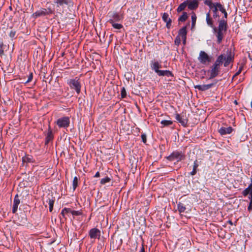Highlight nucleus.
I'll use <instances>...</instances> for the list:
<instances>
[{"instance_id":"nucleus-1","label":"nucleus","mask_w":252,"mask_h":252,"mask_svg":"<svg viewBox=\"0 0 252 252\" xmlns=\"http://www.w3.org/2000/svg\"><path fill=\"white\" fill-rule=\"evenodd\" d=\"M233 57L231 52H229L226 56L224 54H221L218 56L214 63L211 67L210 70L208 71L210 73L209 79H211L217 76L220 72V66L224 62V66H227L229 63L233 61Z\"/></svg>"},{"instance_id":"nucleus-2","label":"nucleus","mask_w":252,"mask_h":252,"mask_svg":"<svg viewBox=\"0 0 252 252\" xmlns=\"http://www.w3.org/2000/svg\"><path fill=\"white\" fill-rule=\"evenodd\" d=\"M150 66L151 69L154 70L159 76H173L171 71L169 70H159L161 68V62L157 60H154L151 61Z\"/></svg>"},{"instance_id":"nucleus-3","label":"nucleus","mask_w":252,"mask_h":252,"mask_svg":"<svg viewBox=\"0 0 252 252\" xmlns=\"http://www.w3.org/2000/svg\"><path fill=\"white\" fill-rule=\"evenodd\" d=\"M67 84L69 85L70 89L74 90L77 94H80L81 85L79 78L76 77L74 78L68 80Z\"/></svg>"},{"instance_id":"nucleus-4","label":"nucleus","mask_w":252,"mask_h":252,"mask_svg":"<svg viewBox=\"0 0 252 252\" xmlns=\"http://www.w3.org/2000/svg\"><path fill=\"white\" fill-rule=\"evenodd\" d=\"M185 158V155L183 154L182 152L178 151L173 152L168 157H167V159L171 161H173L175 160L177 161H179L184 159Z\"/></svg>"},{"instance_id":"nucleus-5","label":"nucleus","mask_w":252,"mask_h":252,"mask_svg":"<svg viewBox=\"0 0 252 252\" xmlns=\"http://www.w3.org/2000/svg\"><path fill=\"white\" fill-rule=\"evenodd\" d=\"M198 60L201 64L207 65L211 62L212 57L209 56L205 52L201 51L199 52Z\"/></svg>"},{"instance_id":"nucleus-6","label":"nucleus","mask_w":252,"mask_h":252,"mask_svg":"<svg viewBox=\"0 0 252 252\" xmlns=\"http://www.w3.org/2000/svg\"><path fill=\"white\" fill-rule=\"evenodd\" d=\"M59 128H67L70 125V118L65 116L58 119L55 122Z\"/></svg>"},{"instance_id":"nucleus-7","label":"nucleus","mask_w":252,"mask_h":252,"mask_svg":"<svg viewBox=\"0 0 252 252\" xmlns=\"http://www.w3.org/2000/svg\"><path fill=\"white\" fill-rule=\"evenodd\" d=\"M53 13V11L51 8H41L33 13L32 16L34 18H37L38 17L44 16L47 15H50Z\"/></svg>"},{"instance_id":"nucleus-8","label":"nucleus","mask_w":252,"mask_h":252,"mask_svg":"<svg viewBox=\"0 0 252 252\" xmlns=\"http://www.w3.org/2000/svg\"><path fill=\"white\" fill-rule=\"evenodd\" d=\"M101 236V231L97 228H93L90 230L89 236L91 239L94 241L95 239H99Z\"/></svg>"},{"instance_id":"nucleus-9","label":"nucleus","mask_w":252,"mask_h":252,"mask_svg":"<svg viewBox=\"0 0 252 252\" xmlns=\"http://www.w3.org/2000/svg\"><path fill=\"white\" fill-rule=\"evenodd\" d=\"M218 81H216L215 82L208 84H203V85H197L195 86V88L198 89L200 91H205L211 88L212 87L215 86L217 83Z\"/></svg>"},{"instance_id":"nucleus-10","label":"nucleus","mask_w":252,"mask_h":252,"mask_svg":"<svg viewBox=\"0 0 252 252\" xmlns=\"http://www.w3.org/2000/svg\"><path fill=\"white\" fill-rule=\"evenodd\" d=\"M187 1V7L189 9L193 10L197 9L199 6L198 0H186Z\"/></svg>"},{"instance_id":"nucleus-11","label":"nucleus","mask_w":252,"mask_h":252,"mask_svg":"<svg viewBox=\"0 0 252 252\" xmlns=\"http://www.w3.org/2000/svg\"><path fill=\"white\" fill-rule=\"evenodd\" d=\"M251 183L249 185L248 187L245 189L242 192V194L244 196H246L248 194L249 199L250 200V202H252V178L251 179Z\"/></svg>"},{"instance_id":"nucleus-12","label":"nucleus","mask_w":252,"mask_h":252,"mask_svg":"<svg viewBox=\"0 0 252 252\" xmlns=\"http://www.w3.org/2000/svg\"><path fill=\"white\" fill-rule=\"evenodd\" d=\"M175 118L183 126H186L188 124V119L183 114H176Z\"/></svg>"},{"instance_id":"nucleus-13","label":"nucleus","mask_w":252,"mask_h":252,"mask_svg":"<svg viewBox=\"0 0 252 252\" xmlns=\"http://www.w3.org/2000/svg\"><path fill=\"white\" fill-rule=\"evenodd\" d=\"M187 27L184 26L180 29L178 32V35L180 37H181L183 40V43L185 45L186 43V39H187Z\"/></svg>"},{"instance_id":"nucleus-14","label":"nucleus","mask_w":252,"mask_h":252,"mask_svg":"<svg viewBox=\"0 0 252 252\" xmlns=\"http://www.w3.org/2000/svg\"><path fill=\"white\" fill-rule=\"evenodd\" d=\"M111 18L108 21L109 23L112 20L113 22H119L123 19V16L117 12L113 13L110 16Z\"/></svg>"},{"instance_id":"nucleus-15","label":"nucleus","mask_w":252,"mask_h":252,"mask_svg":"<svg viewBox=\"0 0 252 252\" xmlns=\"http://www.w3.org/2000/svg\"><path fill=\"white\" fill-rule=\"evenodd\" d=\"M227 29V21L224 19H222L219 21V26L217 28V30L225 32Z\"/></svg>"},{"instance_id":"nucleus-16","label":"nucleus","mask_w":252,"mask_h":252,"mask_svg":"<svg viewBox=\"0 0 252 252\" xmlns=\"http://www.w3.org/2000/svg\"><path fill=\"white\" fill-rule=\"evenodd\" d=\"M53 138H54V135L53 134V132L51 129V126L49 125L48 126L47 133L46 135L45 142V145H47L49 143V142H50L51 141H52Z\"/></svg>"},{"instance_id":"nucleus-17","label":"nucleus","mask_w":252,"mask_h":252,"mask_svg":"<svg viewBox=\"0 0 252 252\" xmlns=\"http://www.w3.org/2000/svg\"><path fill=\"white\" fill-rule=\"evenodd\" d=\"M53 2L57 7L63 6V5H70L72 3L71 0H53Z\"/></svg>"},{"instance_id":"nucleus-18","label":"nucleus","mask_w":252,"mask_h":252,"mask_svg":"<svg viewBox=\"0 0 252 252\" xmlns=\"http://www.w3.org/2000/svg\"><path fill=\"white\" fill-rule=\"evenodd\" d=\"M20 203V200L19 199V196L16 194L14 198L13 204L12 207V212L13 213H15L18 209V207Z\"/></svg>"},{"instance_id":"nucleus-19","label":"nucleus","mask_w":252,"mask_h":252,"mask_svg":"<svg viewBox=\"0 0 252 252\" xmlns=\"http://www.w3.org/2000/svg\"><path fill=\"white\" fill-rule=\"evenodd\" d=\"M213 32L214 33H216V35L217 38V43L218 44H220L222 40V39L224 36V34L225 32H224L223 31L217 30V28L216 30L215 31H213Z\"/></svg>"},{"instance_id":"nucleus-20","label":"nucleus","mask_w":252,"mask_h":252,"mask_svg":"<svg viewBox=\"0 0 252 252\" xmlns=\"http://www.w3.org/2000/svg\"><path fill=\"white\" fill-rule=\"evenodd\" d=\"M206 21L207 25L212 28L213 31H215L216 30V27L213 24V20L211 17L210 12L206 14Z\"/></svg>"},{"instance_id":"nucleus-21","label":"nucleus","mask_w":252,"mask_h":252,"mask_svg":"<svg viewBox=\"0 0 252 252\" xmlns=\"http://www.w3.org/2000/svg\"><path fill=\"white\" fill-rule=\"evenodd\" d=\"M232 128L231 126L227 127H221L219 130V132L221 135H224L227 134H230L232 131Z\"/></svg>"},{"instance_id":"nucleus-22","label":"nucleus","mask_w":252,"mask_h":252,"mask_svg":"<svg viewBox=\"0 0 252 252\" xmlns=\"http://www.w3.org/2000/svg\"><path fill=\"white\" fill-rule=\"evenodd\" d=\"M187 4L188 3L186 0L181 3L177 9V12L179 13L185 10L186 7L187 6Z\"/></svg>"},{"instance_id":"nucleus-23","label":"nucleus","mask_w":252,"mask_h":252,"mask_svg":"<svg viewBox=\"0 0 252 252\" xmlns=\"http://www.w3.org/2000/svg\"><path fill=\"white\" fill-rule=\"evenodd\" d=\"M23 162L32 163L33 162V158L31 156H26L22 158Z\"/></svg>"},{"instance_id":"nucleus-24","label":"nucleus","mask_w":252,"mask_h":252,"mask_svg":"<svg viewBox=\"0 0 252 252\" xmlns=\"http://www.w3.org/2000/svg\"><path fill=\"white\" fill-rule=\"evenodd\" d=\"M188 18V14L186 12H183L182 15H181L179 18V22H185Z\"/></svg>"},{"instance_id":"nucleus-25","label":"nucleus","mask_w":252,"mask_h":252,"mask_svg":"<svg viewBox=\"0 0 252 252\" xmlns=\"http://www.w3.org/2000/svg\"><path fill=\"white\" fill-rule=\"evenodd\" d=\"M213 7H216V8L218 9V11L220 10L221 12H225V8L222 6V5L220 3H218V2L214 3V5Z\"/></svg>"},{"instance_id":"nucleus-26","label":"nucleus","mask_w":252,"mask_h":252,"mask_svg":"<svg viewBox=\"0 0 252 252\" xmlns=\"http://www.w3.org/2000/svg\"><path fill=\"white\" fill-rule=\"evenodd\" d=\"M162 125L161 127H164L171 125L173 124V122L171 120H162L160 122Z\"/></svg>"},{"instance_id":"nucleus-27","label":"nucleus","mask_w":252,"mask_h":252,"mask_svg":"<svg viewBox=\"0 0 252 252\" xmlns=\"http://www.w3.org/2000/svg\"><path fill=\"white\" fill-rule=\"evenodd\" d=\"M178 210L180 213H184L186 209V206L182 203L179 202L177 204Z\"/></svg>"},{"instance_id":"nucleus-28","label":"nucleus","mask_w":252,"mask_h":252,"mask_svg":"<svg viewBox=\"0 0 252 252\" xmlns=\"http://www.w3.org/2000/svg\"><path fill=\"white\" fill-rule=\"evenodd\" d=\"M191 28H193L195 26V23L196 21V16L194 13H192L191 16Z\"/></svg>"},{"instance_id":"nucleus-29","label":"nucleus","mask_w":252,"mask_h":252,"mask_svg":"<svg viewBox=\"0 0 252 252\" xmlns=\"http://www.w3.org/2000/svg\"><path fill=\"white\" fill-rule=\"evenodd\" d=\"M110 23L111 24L112 27L116 29L120 30L123 27L122 24L113 22L112 20L110 21Z\"/></svg>"},{"instance_id":"nucleus-30","label":"nucleus","mask_w":252,"mask_h":252,"mask_svg":"<svg viewBox=\"0 0 252 252\" xmlns=\"http://www.w3.org/2000/svg\"><path fill=\"white\" fill-rule=\"evenodd\" d=\"M71 209L70 208H64L61 212V215L63 217H65V214L71 213Z\"/></svg>"},{"instance_id":"nucleus-31","label":"nucleus","mask_w":252,"mask_h":252,"mask_svg":"<svg viewBox=\"0 0 252 252\" xmlns=\"http://www.w3.org/2000/svg\"><path fill=\"white\" fill-rule=\"evenodd\" d=\"M78 178L77 177H75L73 178V183H72L73 190H75V189H76V188L78 186Z\"/></svg>"},{"instance_id":"nucleus-32","label":"nucleus","mask_w":252,"mask_h":252,"mask_svg":"<svg viewBox=\"0 0 252 252\" xmlns=\"http://www.w3.org/2000/svg\"><path fill=\"white\" fill-rule=\"evenodd\" d=\"M205 4L208 5L210 8H213L214 3H212L211 0H203Z\"/></svg>"},{"instance_id":"nucleus-33","label":"nucleus","mask_w":252,"mask_h":252,"mask_svg":"<svg viewBox=\"0 0 252 252\" xmlns=\"http://www.w3.org/2000/svg\"><path fill=\"white\" fill-rule=\"evenodd\" d=\"M212 9H213V16L214 18L216 19L217 18H219V15L218 12V9L216 8V7H213Z\"/></svg>"},{"instance_id":"nucleus-34","label":"nucleus","mask_w":252,"mask_h":252,"mask_svg":"<svg viewBox=\"0 0 252 252\" xmlns=\"http://www.w3.org/2000/svg\"><path fill=\"white\" fill-rule=\"evenodd\" d=\"M162 19L164 22H168L169 20H171L169 18V15L167 13H164L162 16Z\"/></svg>"},{"instance_id":"nucleus-35","label":"nucleus","mask_w":252,"mask_h":252,"mask_svg":"<svg viewBox=\"0 0 252 252\" xmlns=\"http://www.w3.org/2000/svg\"><path fill=\"white\" fill-rule=\"evenodd\" d=\"M111 179L108 177H106L104 178H103L100 181V184L102 185H104L106 183H108L110 181Z\"/></svg>"},{"instance_id":"nucleus-36","label":"nucleus","mask_w":252,"mask_h":252,"mask_svg":"<svg viewBox=\"0 0 252 252\" xmlns=\"http://www.w3.org/2000/svg\"><path fill=\"white\" fill-rule=\"evenodd\" d=\"M71 214L73 216H80L82 215V213L80 211H75V210H71Z\"/></svg>"},{"instance_id":"nucleus-37","label":"nucleus","mask_w":252,"mask_h":252,"mask_svg":"<svg viewBox=\"0 0 252 252\" xmlns=\"http://www.w3.org/2000/svg\"><path fill=\"white\" fill-rule=\"evenodd\" d=\"M121 97L122 98H125L126 95V91L125 89V88H123L122 90H121Z\"/></svg>"},{"instance_id":"nucleus-38","label":"nucleus","mask_w":252,"mask_h":252,"mask_svg":"<svg viewBox=\"0 0 252 252\" xmlns=\"http://www.w3.org/2000/svg\"><path fill=\"white\" fill-rule=\"evenodd\" d=\"M181 43V37L179 36H177L175 39V44L176 45H179Z\"/></svg>"},{"instance_id":"nucleus-39","label":"nucleus","mask_w":252,"mask_h":252,"mask_svg":"<svg viewBox=\"0 0 252 252\" xmlns=\"http://www.w3.org/2000/svg\"><path fill=\"white\" fill-rule=\"evenodd\" d=\"M48 204L49 206H54V202H55V200L53 199V198H48Z\"/></svg>"},{"instance_id":"nucleus-40","label":"nucleus","mask_w":252,"mask_h":252,"mask_svg":"<svg viewBox=\"0 0 252 252\" xmlns=\"http://www.w3.org/2000/svg\"><path fill=\"white\" fill-rule=\"evenodd\" d=\"M32 78H33L32 73H30V75H29V76H28V80L26 81L25 84H27V83H29V82H31V81L32 80Z\"/></svg>"},{"instance_id":"nucleus-41","label":"nucleus","mask_w":252,"mask_h":252,"mask_svg":"<svg viewBox=\"0 0 252 252\" xmlns=\"http://www.w3.org/2000/svg\"><path fill=\"white\" fill-rule=\"evenodd\" d=\"M198 166H199V164L198 163L197 160H195L193 163V169H195V170H197V168L198 167Z\"/></svg>"},{"instance_id":"nucleus-42","label":"nucleus","mask_w":252,"mask_h":252,"mask_svg":"<svg viewBox=\"0 0 252 252\" xmlns=\"http://www.w3.org/2000/svg\"><path fill=\"white\" fill-rule=\"evenodd\" d=\"M165 23H166V27L168 29H169L171 28V27L172 20H169L168 21V22H166Z\"/></svg>"},{"instance_id":"nucleus-43","label":"nucleus","mask_w":252,"mask_h":252,"mask_svg":"<svg viewBox=\"0 0 252 252\" xmlns=\"http://www.w3.org/2000/svg\"><path fill=\"white\" fill-rule=\"evenodd\" d=\"M142 141L144 143H146L147 141L146 135L145 134H142L141 135Z\"/></svg>"},{"instance_id":"nucleus-44","label":"nucleus","mask_w":252,"mask_h":252,"mask_svg":"<svg viewBox=\"0 0 252 252\" xmlns=\"http://www.w3.org/2000/svg\"><path fill=\"white\" fill-rule=\"evenodd\" d=\"M16 35V32L14 31H11L9 33V36L11 38H14Z\"/></svg>"},{"instance_id":"nucleus-45","label":"nucleus","mask_w":252,"mask_h":252,"mask_svg":"<svg viewBox=\"0 0 252 252\" xmlns=\"http://www.w3.org/2000/svg\"><path fill=\"white\" fill-rule=\"evenodd\" d=\"M242 69H243V66L240 67L238 71L234 75V76H236L238 75L239 74H240L242 70Z\"/></svg>"},{"instance_id":"nucleus-46","label":"nucleus","mask_w":252,"mask_h":252,"mask_svg":"<svg viewBox=\"0 0 252 252\" xmlns=\"http://www.w3.org/2000/svg\"><path fill=\"white\" fill-rule=\"evenodd\" d=\"M2 46H3V44L2 43L0 44V56L2 55L4 53L3 50L2 49Z\"/></svg>"},{"instance_id":"nucleus-47","label":"nucleus","mask_w":252,"mask_h":252,"mask_svg":"<svg viewBox=\"0 0 252 252\" xmlns=\"http://www.w3.org/2000/svg\"><path fill=\"white\" fill-rule=\"evenodd\" d=\"M196 172H197V170H195V169H192V171L190 173V174L191 175V176H193L194 175H195L196 174Z\"/></svg>"},{"instance_id":"nucleus-48","label":"nucleus","mask_w":252,"mask_h":252,"mask_svg":"<svg viewBox=\"0 0 252 252\" xmlns=\"http://www.w3.org/2000/svg\"><path fill=\"white\" fill-rule=\"evenodd\" d=\"M248 211H250L251 210H252V202H250L249 205L248 207Z\"/></svg>"},{"instance_id":"nucleus-49","label":"nucleus","mask_w":252,"mask_h":252,"mask_svg":"<svg viewBox=\"0 0 252 252\" xmlns=\"http://www.w3.org/2000/svg\"><path fill=\"white\" fill-rule=\"evenodd\" d=\"M222 13H223V14H224V17L225 18H227V13L226 11V10H225V12H222Z\"/></svg>"},{"instance_id":"nucleus-50","label":"nucleus","mask_w":252,"mask_h":252,"mask_svg":"<svg viewBox=\"0 0 252 252\" xmlns=\"http://www.w3.org/2000/svg\"><path fill=\"white\" fill-rule=\"evenodd\" d=\"M100 176L99 172H97L94 176V177L97 178Z\"/></svg>"},{"instance_id":"nucleus-51","label":"nucleus","mask_w":252,"mask_h":252,"mask_svg":"<svg viewBox=\"0 0 252 252\" xmlns=\"http://www.w3.org/2000/svg\"><path fill=\"white\" fill-rule=\"evenodd\" d=\"M139 252H145L143 245L142 246L141 249Z\"/></svg>"},{"instance_id":"nucleus-52","label":"nucleus","mask_w":252,"mask_h":252,"mask_svg":"<svg viewBox=\"0 0 252 252\" xmlns=\"http://www.w3.org/2000/svg\"><path fill=\"white\" fill-rule=\"evenodd\" d=\"M227 223L230 224L231 225H232L233 224L232 221L231 220H228L227 221Z\"/></svg>"},{"instance_id":"nucleus-53","label":"nucleus","mask_w":252,"mask_h":252,"mask_svg":"<svg viewBox=\"0 0 252 252\" xmlns=\"http://www.w3.org/2000/svg\"><path fill=\"white\" fill-rule=\"evenodd\" d=\"M53 206H49V211L51 212L53 210Z\"/></svg>"},{"instance_id":"nucleus-54","label":"nucleus","mask_w":252,"mask_h":252,"mask_svg":"<svg viewBox=\"0 0 252 252\" xmlns=\"http://www.w3.org/2000/svg\"><path fill=\"white\" fill-rule=\"evenodd\" d=\"M235 103L237 104V101L236 100L235 101Z\"/></svg>"}]
</instances>
